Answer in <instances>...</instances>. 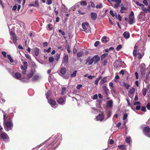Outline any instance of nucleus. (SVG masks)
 Instances as JSON below:
<instances>
[{"instance_id": "nucleus-53", "label": "nucleus", "mask_w": 150, "mask_h": 150, "mask_svg": "<svg viewBox=\"0 0 150 150\" xmlns=\"http://www.w3.org/2000/svg\"><path fill=\"white\" fill-rule=\"evenodd\" d=\"M136 4L138 6H139L141 7H142V6H144V5L143 4H142L139 3V2L138 1H136L135 2Z\"/></svg>"}, {"instance_id": "nucleus-16", "label": "nucleus", "mask_w": 150, "mask_h": 150, "mask_svg": "<svg viewBox=\"0 0 150 150\" xmlns=\"http://www.w3.org/2000/svg\"><path fill=\"white\" fill-rule=\"evenodd\" d=\"M141 8L142 10H143L144 12L147 13L148 12H149L150 11V5H149L147 8H146L144 7V6H142L141 7Z\"/></svg>"}, {"instance_id": "nucleus-55", "label": "nucleus", "mask_w": 150, "mask_h": 150, "mask_svg": "<svg viewBox=\"0 0 150 150\" xmlns=\"http://www.w3.org/2000/svg\"><path fill=\"white\" fill-rule=\"evenodd\" d=\"M48 27L50 30H52V25L50 24H49L47 25Z\"/></svg>"}, {"instance_id": "nucleus-56", "label": "nucleus", "mask_w": 150, "mask_h": 150, "mask_svg": "<svg viewBox=\"0 0 150 150\" xmlns=\"http://www.w3.org/2000/svg\"><path fill=\"white\" fill-rule=\"evenodd\" d=\"M133 104L134 105H139L140 104V103L139 101H135L133 102Z\"/></svg>"}, {"instance_id": "nucleus-35", "label": "nucleus", "mask_w": 150, "mask_h": 150, "mask_svg": "<svg viewBox=\"0 0 150 150\" xmlns=\"http://www.w3.org/2000/svg\"><path fill=\"white\" fill-rule=\"evenodd\" d=\"M77 71L75 70L71 74V77H74L76 76V74L77 73Z\"/></svg>"}, {"instance_id": "nucleus-50", "label": "nucleus", "mask_w": 150, "mask_h": 150, "mask_svg": "<svg viewBox=\"0 0 150 150\" xmlns=\"http://www.w3.org/2000/svg\"><path fill=\"white\" fill-rule=\"evenodd\" d=\"M129 17H134V12L132 11L129 15Z\"/></svg>"}, {"instance_id": "nucleus-37", "label": "nucleus", "mask_w": 150, "mask_h": 150, "mask_svg": "<svg viewBox=\"0 0 150 150\" xmlns=\"http://www.w3.org/2000/svg\"><path fill=\"white\" fill-rule=\"evenodd\" d=\"M5 101V100L2 97V95L0 93V102H4Z\"/></svg>"}, {"instance_id": "nucleus-2", "label": "nucleus", "mask_w": 150, "mask_h": 150, "mask_svg": "<svg viewBox=\"0 0 150 150\" xmlns=\"http://www.w3.org/2000/svg\"><path fill=\"white\" fill-rule=\"evenodd\" d=\"M5 116V115H4V127L6 131H8L11 129L12 127L13 124L12 123L9 121H6Z\"/></svg>"}, {"instance_id": "nucleus-58", "label": "nucleus", "mask_w": 150, "mask_h": 150, "mask_svg": "<svg viewBox=\"0 0 150 150\" xmlns=\"http://www.w3.org/2000/svg\"><path fill=\"white\" fill-rule=\"evenodd\" d=\"M91 4V6L92 7L94 8L95 7V5L94 2H93L92 1H90Z\"/></svg>"}, {"instance_id": "nucleus-11", "label": "nucleus", "mask_w": 150, "mask_h": 150, "mask_svg": "<svg viewBox=\"0 0 150 150\" xmlns=\"http://www.w3.org/2000/svg\"><path fill=\"white\" fill-rule=\"evenodd\" d=\"M93 59L92 58L91 59H90L89 58H87L86 61V64L89 66L92 64L93 62H94Z\"/></svg>"}, {"instance_id": "nucleus-33", "label": "nucleus", "mask_w": 150, "mask_h": 150, "mask_svg": "<svg viewBox=\"0 0 150 150\" xmlns=\"http://www.w3.org/2000/svg\"><path fill=\"white\" fill-rule=\"evenodd\" d=\"M106 39L107 37H104L102 38L101 41L105 43L108 42Z\"/></svg>"}, {"instance_id": "nucleus-42", "label": "nucleus", "mask_w": 150, "mask_h": 150, "mask_svg": "<svg viewBox=\"0 0 150 150\" xmlns=\"http://www.w3.org/2000/svg\"><path fill=\"white\" fill-rule=\"evenodd\" d=\"M108 55V54L107 53H105L103 54H102L101 56V59H103L105 57Z\"/></svg>"}, {"instance_id": "nucleus-49", "label": "nucleus", "mask_w": 150, "mask_h": 150, "mask_svg": "<svg viewBox=\"0 0 150 150\" xmlns=\"http://www.w3.org/2000/svg\"><path fill=\"white\" fill-rule=\"evenodd\" d=\"M1 54L3 55V57L5 58L6 57V52L2 51L1 52Z\"/></svg>"}, {"instance_id": "nucleus-43", "label": "nucleus", "mask_w": 150, "mask_h": 150, "mask_svg": "<svg viewBox=\"0 0 150 150\" xmlns=\"http://www.w3.org/2000/svg\"><path fill=\"white\" fill-rule=\"evenodd\" d=\"M142 93L144 96H145L146 93V90L145 88H144L142 90Z\"/></svg>"}, {"instance_id": "nucleus-10", "label": "nucleus", "mask_w": 150, "mask_h": 150, "mask_svg": "<svg viewBox=\"0 0 150 150\" xmlns=\"http://www.w3.org/2000/svg\"><path fill=\"white\" fill-rule=\"evenodd\" d=\"M48 101L52 107L54 108H57V105H56V103L54 100L51 99L49 100H48Z\"/></svg>"}, {"instance_id": "nucleus-7", "label": "nucleus", "mask_w": 150, "mask_h": 150, "mask_svg": "<svg viewBox=\"0 0 150 150\" xmlns=\"http://www.w3.org/2000/svg\"><path fill=\"white\" fill-rule=\"evenodd\" d=\"M11 39L13 41L15 45H17V37L15 33L13 31H11L10 32Z\"/></svg>"}, {"instance_id": "nucleus-51", "label": "nucleus", "mask_w": 150, "mask_h": 150, "mask_svg": "<svg viewBox=\"0 0 150 150\" xmlns=\"http://www.w3.org/2000/svg\"><path fill=\"white\" fill-rule=\"evenodd\" d=\"M51 49V47H50L48 48V49L47 50H44V52H49L50 51V50Z\"/></svg>"}, {"instance_id": "nucleus-25", "label": "nucleus", "mask_w": 150, "mask_h": 150, "mask_svg": "<svg viewBox=\"0 0 150 150\" xmlns=\"http://www.w3.org/2000/svg\"><path fill=\"white\" fill-rule=\"evenodd\" d=\"M123 35L124 38L126 39H127L129 38L130 36L129 32L127 31L124 32L123 33Z\"/></svg>"}, {"instance_id": "nucleus-3", "label": "nucleus", "mask_w": 150, "mask_h": 150, "mask_svg": "<svg viewBox=\"0 0 150 150\" xmlns=\"http://www.w3.org/2000/svg\"><path fill=\"white\" fill-rule=\"evenodd\" d=\"M137 19L140 21H147L149 18H147L146 15L143 12H141L138 14L137 16Z\"/></svg>"}, {"instance_id": "nucleus-46", "label": "nucleus", "mask_w": 150, "mask_h": 150, "mask_svg": "<svg viewBox=\"0 0 150 150\" xmlns=\"http://www.w3.org/2000/svg\"><path fill=\"white\" fill-rule=\"evenodd\" d=\"M122 47V46L121 45H119L116 48L117 51H119Z\"/></svg>"}, {"instance_id": "nucleus-39", "label": "nucleus", "mask_w": 150, "mask_h": 150, "mask_svg": "<svg viewBox=\"0 0 150 150\" xmlns=\"http://www.w3.org/2000/svg\"><path fill=\"white\" fill-rule=\"evenodd\" d=\"M83 54V53L82 52H80L78 53L77 54V56L78 57H81Z\"/></svg>"}, {"instance_id": "nucleus-30", "label": "nucleus", "mask_w": 150, "mask_h": 150, "mask_svg": "<svg viewBox=\"0 0 150 150\" xmlns=\"http://www.w3.org/2000/svg\"><path fill=\"white\" fill-rule=\"evenodd\" d=\"M66 72V69L65 68H62L60 71V73L62 74H64Z\"/></svg>"}, {"instance_id": "nucleus-17", "label": "nucleus", "mask_w": 150, "mask_h": 150, "mask_svg": "<svg viewBox=\"0 0 150 150\" xmlns=\"http://www.w3.org/2000/svg\"><path fill=\"white\" fill-rule=\"evenodd\" d=\"M103 88L106 95L108 96L109 92V90L108 88L107 85L106 84H104L103 87Z\"/></svg>"}, {"instance_id": "nucleus-13", "label": "nucleus", "mask_w": 150, "mask_h": 150, "mask_svg": "<svg viewBox=\"0 0 150 150\" xmlns=\"http://www.w3.org/2000/svg\"><path fill=\"white\" fill-rule=\"evenodd\" d=\"M133 54L134 56L135 57L137 56H138V57L139 59H141L143 57V55H142L140 53H137V50H134L133 52Z\"/></svg>"}, {"instance_id": "nucleus-21", "label": "nucleus", "mask_w": 150, "mask_h": 150, "mask_svg": "<svg viewBox=\"0 0 150 150\" xmlns=\"http://www.w3.org/2000/svg\"><path fill=\"white\" fill-rule=\"evenodd\" d=\"M108 81L107 77H105L103 78L100 81V85L103 84L104 83Z\"/></svg>"}, {"instance_id": "nucleus-63", "label": "nucleus", "mask_w": 150, "mask_h": 150, "mask_svg": "<svg viewBox=\"0 0 150 150\" xmlns=\"http://www.w3.org/2000/svg\"><path fill=\"white\" fill-rule=\"evenodd\" d=\"M82 87V85L81 84H79L77 86L76 88L78 89H79Z\"/></svg>"}, {"instance_id": "nucleus-5", "label": "nucleus", "mask_w": 150, "mask_h": 150, "mask_svg": "<svg viewBox=\"0 0 150 150\" xmlns=\"http://www.w3.org/2000/svg\"><path fill=\"white\" fill-rule=\"evenodd\" d=\"M11 74L14 78L18 79H21L22 81V79H24L26 77V74L24 76H21V74L18 72H17L15 74L12 73Z\"/></svg>"}, {"instance_id": "nucleus-41", "label": "nucleus", "mask_w": 150, "mask_h": 150, "mask_svg": "<svg viewBox=\"0 0 150 150\" xmlns=\"http://www.w3.org/2000/svg\"><path fill=\"white\" fill-rule=\"evenodd\" d=\"M81 5L82 6H86L87 5V2L86 1H83L81 2Z\"/></svg>"}, {"instance_id": "nucleus-12", "label": "nucleus", "mask_w": 150, "mask_h": 150, "mask_svg": "<svg viewBox=\"0 0 150 150\" xmlns=\"http://www.w3.org/2000/svg\"><path fill=\"white\" fill-rule=\"evenodd\" d=\"M150 131V128L148 127H146L144 128V132L145 134L147 136L150 137V135L149 134V132Z\"/></svg>"}, {"instance_id": "nucleus-8", "label": "nucleus", "mask_w": 150, "mask_h": 150, "mask_svg": "<svg viewBox=\"0 0 150 150\" xmlns=\"http://www.w3.org/2000/svg\"><path fill=\"white\" fill-rule=\"evenodd\" d=\"M1 137L4 141L6 142L9 141V139L8 135L5 132H3L1 134Z\"/></svg>"}, {"instance_id": "nucleus-62", "label": "nucleus", "mask_w": 150, "mask_h": 150, "mask_svg": "<svg viewBox=\"0 0 150 150\" xmlns=\"http://www.w3.org/2000/svg\"><path fill=\"white\" fill-rule=\"evenodd\" d=\"M59 32L60 33H61L62 35H65V33H64V32L63 31H62V30H59Z\"/></svg>"}, {"instance_id": "nucleus-34", "label": "nucleus", "mask_w": 150, "mask_h": 150, "mask_svg": "<svg viewBox=\"0 0 150 150\" xmlns=\"http://www.w3.org/2000/svg\"><path fill=\"white\" fill-rule=\"evenodd\" d=\"M23 66L24 67L25 69H27L28 68V63L26 62L23 61Z\"/></svg>"}, {"instance_id": "nucleus-31", "label": "nucleus", "mask_w": 150, "mask_h": 150, "mask_svg": "<svg viewBox=\"0 0 150 150\" xmlns=\"http://www.w3.org/2000/svg\"><path fill=\"white\" fill-rule=\"evenodd\" d=\"M126 141L127 143L130 144V142L131 141V138L129 136L126 137Z\"/></svg>"}, {"instance_id": "nucleus-48", "label": "nucleus", "mask_w": 150, "mask_h": 150, "mask_svg": "<svg viewBox=\"0 0 150 150\" xmlns=\"http://www.w3.org/2000/svg\"><path fill=\"white\" fill-rule=\"evenodd\" d=\"M60 57V54H57L56 55V57L55 59L57 61H58Z\"/></svg>"}, {"instance_id": "nucleus-38", "label": "nucleus", "mask_w": 150, "mask_h": 150, "mask_svg": "<svg viewBox=\"0 0 150 150\" xmlns=\"http://www.w3.org/2000/svg\"><path fill=\"white\" fill-rule=\"evenodd\" d=\"M101 76H100L95 81V84L97 85L98 84V81L101 78Z\"/></svg>"}, {"instance_id": "nucleus-60", "label": "nucleus", "mask_w": 150, "mask_h": 150, "mask_svg": "<svg viewBox=\"0 0 150 150\" xmlns=\"http://www.w3.org/2000/svg\"><path fill=\"white\" fill-rule=\"evenodd\" d=\"M146 107L148 110H150V103H147Z\"/></svg>"}, {"instance_id": "nucleus-57", "label": "nucleus", "mask_w": 150, "mask_h": 150, "mask_svg": "<svg viewBox=\"0 0 150 150\" xmlns=\"http://www.w3.org/2000/svg\"><path fill=\"white\" fill-rule=\"evenodd\" d=\"M121 0H116L115 1V2L116 3V4H120L121 3Z\"/></svg>"}, {"instance_id": "nucleus-36", "label": "nucleus", "mask_w": 150, "mask_h": 150, "mask_svg": "<svg viewBox=\"0 0 150 150\" xmlns=\"http://www.w3.org/2000/svg\"><path fill=\"white\" fill-rule=\"evenodd\" d=\"M123 85L125 87L126 89H128L130 86V85L127 84L125 82H123Z\"/></svg>"}, {"instance_id": "nucleus-4", "label": "nucleus", "mask_w": 150, "mask_h": 150, "mask_svg": "<svg viewBox=\"0 0 150 150\" xmlns=\"http://www.w3.org/2000/svg\"><path fill=\"white\" fill-rule=\"evenodd\" d=\"M82 26L83 29L82 30L83 31H85L86 33H90L91 28L88 23L85 22L82 23Z\"/></svg>"}, {"instance_id": "nucleus-24", "label": "nucleus", "mask_w": 150, "mask_h": 150, "mask_svg": "<svg viewBox=\"0 0 150 150\" xmlns=\"http://www.w3.org/2000/svg\"><path fill=\"white\" fill-rule=\"evenodd\" d=\"M135 22L134 17H129V23L131 25L133 24Z\"/></svg>"}, {"instance_id": "nucleus-23", "label": "nucleus", "mask_w": 150, "mask_h": 150, "mask_svg": "<svg viewBox=\"0 0 150 150\" xmlns=\"http://www.w3.org/2000/svg\"><path fill=\"white\" fill-rule=\"evenodd\" d=\"M65 100L62 98H60L57 100L58 103L62 105H63L65 103Z\"/></svg>"}, {"instance_id": "nucleus-54", "label": "nucleus", "mask_w": 150, "mask_h": 150, "mask_svg": "<svg viewBox=\"0 0 150 150\" xmlns=\"http://www.w3.org/2000/svg\"><path fill=\"white\" fill-rule=\"evenodd\" d=\"M52 3V0H47L46 4L48 5L51 4Z\"/></svg>"}, {"instance_id": "nucleus-28", "label": "nucleus", "mask_w": 150, "mask_h": 150, "mask_svg": "<svg viewBox=\"0 0 150 150\" xmlns=\"http://www.w3.org/2000/svg\"><path fill=\"white\" fill-rule=\"evenodd\" d=\"M21 69L22 70V73L24 75H25L26 73V70L27 69H25L24 68V67L22 66L21 67Z\"/></svg>"}, {"instance_id": "nucleus-14", "label": "nucleus", "mask_w": 150, "mask_h": 150, "mask_svg": "<svg viewBox=\"0 0 150 150\" xmlns=\"http://www.w3.org/2000/svg\"><path fill=\"white\" fill-rule=\"evenodd\" d=\"M113 66L116 68L121 67L122 66V64L120 62L116 60L114 62Z\"/></svg>"}, {"instance_id": "nucleus-47", "label": "nucleus", "mask_w": 150, "mask_h": 150, "mask_svg": "<svg viewBox=\"0 0 150 150\" xmlns=\"http://www.w3.org/2000/svg\"><path fill=\"white\" fill-rule=\"evenodd\" d=\"M120 6V4H115L113 7L116 9H117Z\"/></svg>"}, {"instance_id": "nucleus-32", "label": "nucleus", "mask_w": 150, "mask_h": 150, "mask_svg": "<svg viewBox=\"0 0 150 150\" xmlns=\"http://www.w3.org/2000/svg\"><path fill=\"white\" fill-rule=\"evenodd\" d=\"M45 94L48 100V98L50 97L51 95V93L50 91H49L47 93H46Z\"/></svg>"}, {"instance_id": "nucleus-15", "label": "nucleus", "mask_w": 150, "mask_h": 150, "mask_svg": "<svg viewBox=\"0 0 150 150\" xmlns=\"http://www.w3.org/2000/svg\"><path fill=\"white\" fill-rule=\"evenodd\" d=\"M104 118V116L103 114H100L98 115L97 116L96 118V121H102Z\"/></svg>"}, {"instance_id": "nucleus-45", "label": "nucleus", "mask_w": 150, "mask_h": 150, "mask_svg": "<svg viewBox=\"0 0 150 150\" xmlns=\"http://www.w3.org/2000/svg\"><path fill=\"white\" fill-rule=\"evenodd\" d=\"M54 59L53 57H50L49 58V61L50 62L52 63L53 62Z\"/></svg>"}, {"instance_id": "nucleus-9", "label": "nucleus", "mask_w": 150, "mask_h": 150, "mask_svg": "<svg viewBox=\"0 0 150 150\" xmlns=\"http://www.w3.org/2000/svg\"><path fill=\"white\" fill-rule=\"evenodd\" d=\"M69 60V57L68 55L66 54L64 55L63 57L62 60V64L65 65L68 62Z\"/></svg>"}, {"instance_id": "nucleus-1", "label": "nucleus", "mask_w": 150, "mask_h": 150, "mask_svg": "<svg viewBox=\"0 0 150 150\" xmlns=\"http://www.w3.org/2000/svg\"><path fill=\"white\" fill-rule=\"evenodd\" d=\"M35 73V68H32L26 74V77L24 79H22V81L24 82H28L30 81H35L39 80L40 78L38 75H34Z\"/></svg>"}, {"instance_id": "nucleus-40", "label": "nucleus", "mask_w": 150, "mask_h": 150, "mask_svg": "<svg viewBox=\"0 0 150 150\" xmlns=\"http://www.w3.org/2000/svg\"><path fill=\"white\" fill-rule=\"evenodd\" d=\"M102 7V5L100 3L98 4L96 6V8H101Z\"/></svg>"}, {"instance_id": "nucleus-52", "label": "nucleus", "mask_w": 150, "mask_h": 150, "mask_svg": "<svg viewBox=\"0 0 150 150\" xmlns=\"http://www.w3.org/2000/svg\"><path fill=\"white\" fill-rule=\"evenodd\" d=\"M127 113H125L123 115V120L126 119L127 117Z\"/></svg>"}, {"instance_id": "nucleus-61", "label": "nucleus", "mask_w": 150, "mask_h": 150, "mask_svg": "<svg viewBox=\"0 0 150 150\" xmlns=\"http://www.w3.org/2000/svg\"><path fill=\"white\" fill-rule=\"evenodd\" d=\"M99 44V41H96L94 44L95 46L97 47Z\"/></svg>"}, {"instance_id": "nucleus-26", "label": "nucleus", "mask_w": 150, "mask_h": 150, "mask_svg": "<svg viewBox=\"0 0 150 150\" xmlns=\"http://www.w3.org/2000/svg\"><path fill=\"white\" fill-rule=\"evenodd\" d=\"M113 101L112 100H109L107 102V106L108 107H111L112 106Z\"/></svg>"}, {"instance_id": "nucleus-6", "label": "nucleus", "mask_w": 150, "mask_h": 150, "mask_svg": "<svg viewBox=\"0 0 150 150\" xmlns=\"http://www.w3.org/2000/svg\"><path fill=\"white\" fill-rule=\"evenodd\" d=\"M140 74L142 76L146 78L148 76V68H142L140 69Z\"/></svg>"}, {"instance_id": "nucleus-44", "label": "nucleus", "mask_w": 150, "mask_h": 150, "mask_svg": "<svg viewBox=\"0 0 150 150\" xmlns=\"http://www.w3.org/2000/svg\"><path fill=\"white\" fill-rule=\"evenodd\" d=\"M118 147L120 148L122 150H124L125 149V145H122L118 146Z\"/></svg>"}, {"instance_id": "nucleus-27", "label": "nucleus", "mask_w": 150, "mask_h": 150, "mask_svg": "<svg viewBox=\"0 0 150 150\" xmlns=\"http://www.w3.org/2000/svg\"><path fill=\"white\" fill-rule=\"evenodd\" d=\"M7 57L8 59L9 60L10 62L11 63H13L14 62V60L11 58V56L10 54H8L7 55Z\"/></svg>"}, {"instance_id": "nucleus-20", "label": "nucleus", "mask_w": 150, "mask_h": 150, "mask_svg": "<svg viewBox=\"0 0 150 150\" xmlns=\"http://www.w3.org/2000/svg\"><path fill=\"white\" fill-rule=\"evenodd\" d=\"M29 6H33L35 7H38L39 6V3L38 1H35L34 2L31 3Z\"/></svg>"}, {"instance_id": "nucleus-18", "label": "nucleus", "mask_w": 150, "mask_h": 150, "mask_svg": "<svg viewBox=\"0 0 150 150\" xmlns=\"http://www.w3.org/2000/svg\"><path fill=\"white\" fill-rule=\"evenodd\" d=\"M92 58L93 59L94 62L95 64L98 62L100 59V57L97 55L94 56Z\"/></svg>"}, {"instance_id": "nucleus-29", "label": "nucleus", "mask_w": 150, "mask_h": 150, "mask_svg": "<svg viewBox=\"0 0 150 150\" xmlns=\"http://www.w3.org/2000/svg\"><path fill=\"white\" fill-rule=\"evenodd\" d=\"M34 51L35 53V55L36 56H38L39 54V50L37 48H35L34 49Z\"/></svg>"}, {"instance_id": "nucleus-59", "label": "nucleus", "mask_w": 150, "mask_h": 150, "mask_svg": "<svg viewBox=\"0 0 150 150\" xmlns=\"http://www.w3.org/2000/svg\"><path fill=\"white\" fill-rule=\"evenodd\" d=\"M111 89V92H112L113 93H116V91L114 87L113 88H110Z\"/></svg>"}, {"instance_id": "nucleus-19", "label": "nucleus", "mask_w": 150, "mask_h": 150, "mask_svg": "<svg viewBox=\"0 0 150 150\" xmlns=\"http://www.w3.org/2000/svg\"><path fill=\"white\" fill-rule=\"evenodd\" d=\"M91 18L93 20L95 21L97 18V15L96 13L92 12L91 13Z\"/></svg>"}, {"instance_id": "nucleus-22", "label": "nucleus", "mask_w": 150, "mask_h": 150, "mask_svg": "<svg viewBox=\"0 0 150 150\" xmlns=\"http://www.w3.org/2000/svg\"><path fill=\"white\" fill-rule=\"evenodd\" d=\"M135 91V88H131L129 91V96L130 98H132V96L131 95H132V94H134Z\"/></svg>"}, {"instance_id": "nucleus-64", "label": "nucleus", "mask_w": 150, "mask_h": 150, "mask_svg": "<svg viewBox=\"0 0 150 150\" xmlns=\"http://www.w3.org/2000/svg\"><path fill=\"white\" fill-rule=\"evenodd\" d=\"M17 8V6L16 5H14L13 6V8H12V10L13 11H15L16 10Z\"/></svg>"}]
</instances>
